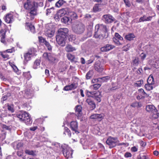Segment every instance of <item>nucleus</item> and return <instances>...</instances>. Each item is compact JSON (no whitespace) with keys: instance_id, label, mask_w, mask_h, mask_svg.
<instances>
[{"instance_id":"6","label":"nucleus","mask_w":159,"mask_h":159,"mask_svg":"<svg viewBox=\"0 0 159 159\" xmlns=\"http://www.w3.org/2000/svg\"><path fill=\"white\" fill-rule=\"evenodd\" d=\"M55 30L51 25L46 26L45 32L46 36L48 37L51 38L53 36Z\"/></svg>"},{"instance_id":"22","label":"nucleus","mask_w":159,"mask_h":159,"mask_svg":"<svg viewBox=\"0 0 159 159\" xmlns=\"http://www.w3.org/2000/svg\"><path fill=\"white\" fill-rule=\"evenodd\" d=\"M86 102L90 105L91 110H93L95 108V104L92 100L90 98H88L86 100Z\"/></svg>"},{"instance_id":"4","label":"nucleus","mask_w":159,"mask_h":159,"mask_svg":"<svg viewBox=\"0 0 159 159\" xmlns=\"http://www.w3.org/2000/svg\"><path fill=\"white\" fill-rule=\"evenodd\" d=\"M119 142L116 137H109L106 141V143L109 146L110 148L115 147Z\"/></svg>"},{"instance_id":"55","label":"nucleus","mask_w":159,"mask_h":159,"mask_svg":"<svg viewBox=\"0 0 159 159\" xmlns=\"http://www.w3.org/2000/svg\"><path fill=\"white\" fill-rule=\"evenodd\" d=\"M2 127L4 130H9L10 128L8 126H7L6 125L2 124Z\"/></svg>"},{"instance_id":"59","label":"nucleus","mask_w":159,"mask_h":159,"mask_svg":"<svg viewBox=\"0 0 159 159\" xmlns=\"http://www.w3.org/2000/svg\"><path fill=\"white\" fill-rule=\"evenodd\" d=\"M137 159H147L146 156L145 155L142 156L139 155L137 157Z\"/></svg>"},{"instance_id":"18","label":"nucleus","mask_w":159,"mask_h":159,"mask_svg":"<svg viewBox=\"0 0 159 159\" xmlns=\"http://www.w3.org/2000/svg\"><path fill=\"white\" fill-rule=\"evenodd\" d=\"M78 123L76 121H73L71 122L70 126L71 129L75 132V133L78 134L79 133L77 130L78 128Z\"/></svg>"},{"instance_id":"45","label":"nucleus","mask_w":159,"mask_h":159,"mask_svg":"<svg viewBox=\"0 0 159 159\" xmlns=\"http://www.w3.org/2000/svg\"><path fill=\"white\" fill-rule=\"evenodd\" d=\"M143 83V81L142 80L136 81L134 83V85L136 87H140Z\"/></svg>"},{"instance_id":"29","label":"nucleus","mask_w":159,"mask_h":159,"mask_svg":"<svg viewBox=\"0 0 159 159\" xmlns=\"http://www.w3.org/2000/svg\"><path fill=\"white\" fill-rule=\"evenodd\" d=\"M67 57L68 59L71 62L76 63L77 62V60L75 57V56L70 53H68L67 54Z\"/></svg>"},{"instance_id":"39","label":"nucleus","mask_w":159,"mask_h":159,"mask_svg":"<svg viewBox=\"0 0 159 159\" xmlns=\"http://www.w3.org/2000/svg\"><path fill=\"white\" fill-rule=\"evenodd\" d=\"M40 61L39 60H36L34 62L33 67L34 69H37L39 66Z\"/></svg>"},{"instance_id":"43","label":"nucleus","mask_w":159,"mask_h":159,"mask_svg":"<svg viewBox=\"0 0 159 159\" xmlns=\"http://www.w3.org/2000/svg\"><path fill=\"white\" fill-rule=\"evenodd\" d=\"M147 83L148 84H154V79L152 76L150 75L148 78Z\"/></svg>"},{"instance_id":"51","label":"nucleus","mask_w":159,"mask_h":159,"mask_svg":"<svg viewBox=\"0 0 159 159\" xmlns=\"http://www.w3.org/2000/svg\"><path fill=\"white\" fill-rule=\"evenodd\" d=\"M25 152L26 153L29 155H35L34 152L33 151L26 150H25Z\"/></svg>"},{"instance_id":"5","label":"nucleus","mask_w":159,"mask_h":159,"mask_svg":"<svg viewBox=\"0 0 159 159\" xmlns=\"http://www.w3.org/2000/svg\"><path fill=\"white\" fill-rule=\"evenodd\" d=\"M36 51L34 48L29 49L28 52L24 55L25 61L27 62L30 60L31 58L35 55Z\"/></svg>"},{"instance_id":"15","label":"nucleus","mask_w":159,"mask_h":159,"mask_svg":"<svg viewBox=\"0 0 159 159\" xmlns=\"http://www.w3.org/2000/svg\"><path fill=\"white\" fill-rule=\"evenodd\" d=\"M104 115L103 114H94L90 116V118L93 119H97L98 120L100 121L103 119Z\"/></svg>"},{"instance_id":"60","label":"nucleus","mask_w":159,"mask_h":159,"mask_svg":"<svg viewBox=\"0 0 159 159\" xmlns=\"http://www.w3.org/2000/svg\"><path fill=\"white\" fill-rule=\"evenodd\" d=\"M126 6L129 7L130 6V4L129 0H123Z\"/></svg>"},{"instance_id":"25","label":"nucleus","mask_w":159,"mask_h":159,"mask_svg":"<svg viewBox=\"0 0 159 159\" xmlns=\"http://www.w3.org/2000/svg\"><path fill=\"white\" fill-rule=\"evenodd\" d=\"M152 18V16H149L147 17L146 15H144L143 16L141 17L138 22H144L151 20Z\"/></svg>"},{"instance_id":"24","label":"nucleus","mask_w":159,"mask_h":159,"mask_svg":"<svg viewBox=\"0 0 159 159\" xmlns=\"http://www.w3.org/2000/svg\"><path fill=\"white\" fill-rule=\"evenodd\" d=\"M53 148L54 151L57 152H59L60 151L61 148L62 149L63 147H61L60 144L58 143H52Z\"/></svg>"},{"instance_id":"49","label":"nucleus","mask_w":159,"mask_h":159,"mask_svg":"<svg viewBox=\"0 0 159 159\" xmlns=\"http://www.w3.org/2000/svg\"><path fill=\"white\" fill-rule=\"evenodd\" d=\"M93 10L94 11L97 12L100 11L101 10L100 8H99V5L96 4L93 7Z\"/></svg>"},{"instance_id":"38","label":"nucleus","mask_w":159,"mask_h":159,"mask_svg":"<svg viewBox=\"0 0 159 159\" xmlns=\"http://www.w3.org/2000/svg\"><path fill=\"white\" fill-rule=\"evenodd\" d=\"M26 28L28 30L30 31L32 33H35V27L32 24L29 25L27 26Z\"/></svg>"},{"instance_id":"13","label":"nucleus","mask_w":159,"mask_h":159,"mask_svg":"<svg viewBox=\"0 0 159 159\" xmlns=\"http://www.w3.org/2000/svg\"><path fill=\"white\" fill-rule=\"evenodd\" d=\"M39 42L41 43L44 44L48 50L50 51L52 50V46L45 39L42 37H39Z\"/></svg>"},{"instance_id":"30","label":"nucleus","mask_w":159,"mask_h":159,"mask_svg":"<svg viewBox=\"0 0 159 159\" xmlns=\"http://www.w3.org/2000/svg\"><path fill=\"white\" fill-rule=\"evenodd\" d=\"M23 146V143L21 142H15L13 143V147L15 149H20Z\"/></svg>"},{"instance_id":"2","label":"nucleus","mask_w":159,"mask_h":159,"mask_svg":"<svg viewBox=\"0 0 159 159\" xmlns=\"http://www.w3.org/2000/svg\"><path fill=\"white\" fill-rule=\"evenodd\" d=\"M17 117L20 121H23L27 125L32 124L31 120L29 114L25 112H22L17 114Z\"/></svg>"},{"instance_id":"3","label":"nucleus","mask_w":159,"mask_h":159,"mask_svg":"<svg viewBox=\"0 0 159 159\" xmlns=\"http://www.w3.org/2000/svg\"><path fill=\"white\" fill-rule=\"evenodd\" d=\"M73 31L77 34H81L84 32L85 30L84 25L81 23L73 25L72 26Z\"/></svg>"},{"instance_id":"12","label":"nucleus","mask_w":159,"mask_h":159,"mask_svg":"<svg viewBox=\"0 0 159 159\" xmlns=\"http://www.w3.org/2000/svg\"><path fill=\"white\" fill-rule=\"evenodd\" d=\"M68 29L67 28H60L58 30V35L66 37L67 36Z\"/></svg>"},{"instance_id":"17","label":"nucleus","mask_w":159,"mask_h":159,"mask_svg":"<svg viewBox=\"0 0 159 159\" xmlns=\"http://www.w3.org/2000/svg\"><path fill=\"white\" fill-rule=\"evenodd\" d=\"M77 86V83H73L70 85L65 86L64 88L63 89L66 91L72 90L76 89Z\"/></svg>"},{"instance_id":"48","label":"nucleus","mask_w":159,"mask_h":159,"mask_svg":"<svg viewBox=\"0 0 159 159\" xmlns=\"http://www.w3.org/2000/svg\"><path fill=\"white\" fill-rule=\"evenodd\" d=\"M133 65L135 66H137L139 63V59L138 58H135L133 60Z\"/></svg>"},{"instance_id":"28","label":"nucleus","mask_w":159,"mask_h":159,"mask_svg":"<svg viewBox=\"0 0 159 159\" xmlns=\"http://www.w3.org/2000/svg\"><path fill=\"white\" fill-rule=\"evenodd\" d=\"M35 2H31L30 0H27V2L24 4V7L25 9H30L32 6V4Z\"/></svg>"},{"instance_id":"64","label":"nucleus","mask_w":159,"mask_h":159,"mask_svg":"<svg viewBox=\"0 0 159 159\" xmlns=\"http://www.w3.org/2000/svg\"><path fill=\"white\" fill-rule=\"evenodd\" d=\"M131 150L133 152H136L137 151L138 148L134 146L131 148Z\"/></svg>"},{"instance_id":"9","label":"nucleus","mask_w":159,"mask_h":159,"mask_svg":"<svg viewBox=\"0 0 159 159\" xmlns=\"http://www.w3.org/2000/svg\"><path fill=\"white\" fill-rule=\"evenodd\" d=\"M66 37H63L57 35L56 36V40L57 43L62 47H64L66 44Z\"/></svg>"},{"instance_id":"19","label":"nucleus","mask_w":159,"mask_h":159,"mask_svg":"<svg viewBox=\"0 0 159 159\" xmlns=\"http://www.w3.org/2000/svg\"><path fill=\"white\" fill-rule=\"evenodd\" d=\"M115 47V46L114 45L110 44H107L104 46L100 48V50L102 52H106L113 49Z\"/></svg>"},{"instance_id":"42","label":"nucleus","mask_w":159,"mask_h":159,"mask_svg":"<svg viewBox=\"0 0 159 159\" xmlns=\"http://www.w3.org/2000/svg\"><path fill=\"white\" fill-rule=\"evenodd\" d=\"M153 84H145V88L147 90L150 91L153 89Z\"/></svg>"},{"instance_id":"40","label":"nucleus","mask_w":159,"mask_h":159,"mask_svg":"<svg viewBox=\"0 0 159 159\" xmlns=\"http://www.w3.org/2000/svg\"><path fill=\"white\" fill-rule=\"evenodd\" d=\"M110 79V77L109 76H107L103 77L102 78H99L100 79V81L102 82H106L109 80Z\"/></svg>"},{"instance_id":"63","label":"nucleus","mask_w":159,"mask_h":159,"mask_svg":"<svg viewBox=\"0 0 159 159\" xmlns=\"http://www.w3.org/2000/svg\"><path fill=\"white\" fill-rule=\"evenodd\" d=\"M131 106L133 107H137L138 106H139V102H136L133 103L131 104Z\"/></svg>"},{"instance_id":"61","label":"nucleus","mask_w":159,"mask_h":159,"mask_svg":"<svg viewBox=\"0 0 159 159\" xmlns=\"http://www.w3.org/2000/svg\"><path fill=\"white\" fill-rule=\"evenodd\" d=\"M125 16L126 18H128L129 17H130V13L129 12H126L124 13L123 14Z\"/></svg>"},{"instance_id":"44","label":"nucleus","mask_w":159,"mask_h":159,"mask_svg":"<svg viewBox=\"0 0 159 159\" xmlns=\"http://www.w3.org/2000/svg\"><path fill=\"white\" fill-rule=\"evenodd\" d=\"M1 55L3 58L5 60L8 59L9 58V55L7 54L5 51L2 53L1 54Z\"/></svg>"},{"instance_id":"33","label":"nucleus","mask_w":159,"mask_h":159,"mask_svg":"<svg viewBox=\"0 0 159 159\" xmlns=\"http://www.w3.org/2000/svg\"><path fill=\"white\" fill-rule=\"evenodd\" d=\"M67 13L66 9H62L60 10L57 13V15L58 16L61 17L65 15Z\"/></svg>"},{"instance_id":"14","label":"nucleus","mask_w":159,"mask_h":159,"mask_svg":"<svg viewBox=\"0 0 159 159\" xmlns=\"http://www.w3.org/2000/svg\"><path fill=\"white\" fill-rule=\"evenodd\" d=\"M6 32V27H5L4 29H2L0 31V37H1V41L2 43L5 44L6 43V42L5 39Z\"/></svg>"},{"instance_id":"56","label":"nucleus","mask_w":159,"mask_h":159,"mask_svg":"<svg viewBox=\"0 0 159 159\" xmlns=\"http://www.w3.org/2000/svg\"><path fill=\"white\" fill-rule=\"evenodd\" d=\"M15 51V50L14 48H13L11 49H7L6 51H5V52H6L11 53L14 52Z\"/></svg>"},{"instance_id":"34","label":"nucleus","mask_w":159,"mask_h":159,"mask_svg":"<svg viewBox=\"0 0 159 159\" xmlns=\"http://www.w3.org/2000/svg\"><path fill=\"white\" fill-rule=\"evenodd\" d=\"M135 37V36L133 34L130 33L126 35L125 38L127 40L130 41L133 40Z\"/></svg>"},{"instance_id":"23","label":"nucleus","mask_w":159,"mask_h":159,"mask_svg":"<svg viewBox=\"0 0 159 159\" xmlns=\"http://www.w3.org/2000/svg\"><path fill=\"white\" fill-rule=\"evenodd\" d=\"M101 93L99 91L95 92L93 97L98 102H101Z\"/></svg>"},{"instance_id":"1","label":"nucleus","mask_w":159,"mask_h":159,"mask_svg":"<svg viewBox=\"0 0 159 159\" xmlns=\"http://www.w3.org/2000/svg\"><path fill=\"white\" fill-rule=\"evenodd\" d=\"M95 32L94 37L96 38L102 39L107 37L106 26L103 24L97 25L95 26Z\"/></svg>"},{"instance_id":"11","label":"nucleus","mask_w":159,"mask_h":159,"mask_svg":"<svg viewBox=\"0 0 159 159\" xmlns=\"http://www.w3.org/2000/svg\"><path fill=\"white\" fill-rule=\"evenodd\" d=\"M38 8V3L36 2L32 4V6L30 9V14L31 16H34L37 14V9Z\"/></svg>"},{"instance_id":"37","label":"nucleus","mask_w":159,"mask_h":159,"mask_svg":"<svg viewBox=\"0 0 159 159\" xmlns=\"http://www.w3.org/2000/svg\"><path fill=\"white\" fill-rule=\"evenodd\" d=\"M101 86V85L100 84H96L91 85L90 87V88L92 89L96 90L98 89Z\"/></svg>"},{"instance_id":"47","label":"nucleus","mask_w":159,"mask_h":159,"mask_svg":"<svg viewBox=\"0 0 159 159\" xmlns=\"http://www.w3.org/2000/svg\"><path fill=\"white\" fill-rule=\"evenodd\" d=\"M23 150H21L19 151H18L17 152V155L20 157H21L23 159H25V156L23 155Z\"/></svg>"},{"instance_id":"54","label":"nucleus","mask_w":159,"mask_h":159,"mask_svg":"<svg viewBox=\"0 0 159 159\" xmlns=\"http://www.w3.org/2000/svg\"><path fill=\"white\" fill-rule=\"evenodd\" d=\"M130 47V44H127L126 46H124L123 48V50L125 51H127L129 50V48Z\"/></svg>"},{"instance_id":"10","label":"nucleus","mask_w":159,"mask_h":159,"mask_svg":"<svg viewBox=\"0 0 159 159\" xmlns=\"http://www.w3.org/2000/svg\"><path fill=\"white\" fill-rule=\"evenodd\" d=\"M102 19L106 23H110L114 20V18L110 14L104 15L102 17Z\"/></svg>"},{"instance_id":"58","label":"nucleus","mask_w":159,"mask_h":159,"mask_svg":"<svg viewBox=\"0 0 159 159\" xmlns=\"http://www.w3.org/2000/svg\"><path fill=\"white\" fill-rule=\"evenodd\" d=\"M113 40L114 42L118 45H121V43L120 42L119 40L116 39L115 38H113Z\"/></svg>"},{"instance_id":"27","label":"nucleus","mask_w":159,"mask_h":159,"mask_svg":"<svg viewBox=\"0 0 159 159\" xmlns=\"http://www.w3.org/2000/svg\"><path fill=\"white\" fill-rule=\"evenodd\" d=\"M76 50L75 47L69 44H67L65 48V50L67 52H72L75 51Z\"/></svg>"},{"instance_id":"41","label":"nucleus","mask_w":159,"mask_h":159,"mask_svg":"<svg viewBox=\"0 0 159 159\" xmlns=\"http://www.w3.org/2000/svg\"><path fill=\"white\" fill-rule=\"evenodd\" d=\"M64 130V131L63 132V134L66 135V133L69 137H70L71 136V133L69 129L67 127H65Z\"/></svg>"},{"instance_id":"57","label":"nucleus","mask_w":159,"mask_h":159,"mask_svg":"<svg viewBox=\"0 0 159 159\" xmlns=\"http://www.w3.org/2000/svg\"><path fill=\"white\" fill-rule=\"evenodd\" d=\"M124 156L126 158L130 157L132 156V154L130 152H126L125 153Z\"/></svg>"},{"instance_id":"16","label":"nucleus","mask_w":159,"mask_h":159,"mask_svg":"<svg viewBox=\"0 0 159 159\" xmlns=\"http://www.w3.org/2000/svg\"><path fill=\"white\" fill-rule=\"evenodd\" d=\"M94 68L96 70L99 72H102L104 69V67L99 61H98L95 62Z\"/></svg>"},{"instance_id":"20","label":"nucleus","mask_w":159,"mask_h":159,"mask_svg":"<svg viewBox=\"0 0 159 159\" xmlns=\"http://www.w3.org/2000/svg\"><path fill=\"white\" fill-rule=\"evenodd\" d=\"M5 21L7 23H11L14 21L13 16L12 14H8L4 17Z\"/></svg>"},{"instance_id":"32","label":"nucleus","mask_w":159,"mask_h":159,"mask_svg":"<svg viewBox=\"0 0 159 159\" xmlns=\"http://www.w3.org/2000/svg\"><path fill=\"white\" fill-rule=\"evenodd\" d=\"M150 64L153 67L156 68H158L159 67V59H155L152 62H151Z\"/></svg>"},{"instance_id":"26","label":"nucleus","mask_w":159,"mask_h":159,"mask_svg":"<svg viewBox=\"0 0 159 159\" xmlns=\"http://www.w3.org/2000/svg\"><path fill=\"white\" fill-rule=\"evenodd\" d=\"M62 22L67 25H69L71 23V20L69 17L64 16L61 20Z\"/></svg>"},{"instance_id":"50","label":"nucleus","mask_w":159,"mask_h":159,"mask_svg":"<svg viewBox=\"0 0 159 159\" xmlns=\"http://www.w3.org/2000/svg\"><path fill=\"white\" fill-rule=\"evenodd\" d=\"M54 10V8L53 7H52L50 8L47 9L46 15H48L49 14L51 13L52 11H53Z\"/></svg>"},{"instance_id":"46","label":"nucleus","mask_w":159,"mask_h":159,"mask_svg":"<svg viewBox=\"0 0 159 159\" xmlns=\"http://www.w3.org/2000/svg\"><path fill=\"white\" fill-rule=\"evenodd\" d=\"M7 107L8 110L10 111L11 112L13 113L14 112V109L13 105H9L8 104Z\"/></svg>"},{"instance_id":"7","label":"nucleus","mask_w":159,"mask_h":159,"mask_svg":"<svg viewBox=\"0 0 159 159\" xmlns=\"http://www.w3.org/2000/svg\"><path fill=\"white\" fill-rule=\"evenodd\" d=\"M62 151L64 156L67 159L72 157L73 152L71 148H62Z\"/></svg>"},{"instance_id":"36","label":"nucleus","mask_w":159,"mask_h":159,"mask_svg":"<svg viewBox=\"0 0 159 159\" xmlns=\"http://www.w3.org/2000/svg\"><path fill=\"white\" fill-rule=\"evenodd\" d=\"M66 3V2L63 0H59L55 4V7H60L64 3Z\"/></svg>"},{"instance_id":"53","label":"nucleus","mask_w":159,"mask_h":159,"mask_svg":"<svg viewBox=\"0 0 159 159\" xmlns=\"http://www.w3.org/2000/svg\"><path fill=\"white\" fill-rule=\"evenodd\" d=\"M115 36L117 39L120 40H122L123 39L122 37L118 33H116L115 34Z\"/></svg>"},{"instance_id":"52","label":"nucleus","mask_w":159,"mask_h":159,"mask_svg":"<svg viewBox=\"0 0 159 159\" xmlns=\"http://www.w3.org/2000/svg\"><path fill=\"white\" fill-rule=\"evenodd\" d=\"M76 38L75 35L73 34L70 35L69 37V39L70 41H71L75 40L76 39Z\"/></svg>"},{"instance_id":"31","label":"nucleus","mask_w":159,"mask_h":159,"mask_svg":"<svg viewBox=\"0 0 159 159\" xmlns=\"http://www.w3.org/2000/svg\"><path fill=\"white\" fill-rule=\"evenodd\" d=\"M82 107L80 105H78L75 107V112L78 116H80L82 114Z\"/></svg>"},{"instance_id":"62","label":"nucleus","mask_w":159,"mask_h":159,"mask_svg":"<svg viewBox=\"0 0 159 159\" xmlns=\"http://www.w3.org/2000/svg\"><path fill=\"white\" fill-rule=\"evenodd\" d=\"M92 75V74L90 73V72L89 71L88 72L87 74L86 75V78L87 79H89L91 77Z\"/></svg>"},{"instance_id":"21","label":"nucleus","mask_w":159,"mask_h":159,"mask_svg":"<svg viewBox=\"0 0 159 159\" xmlns=\"http://www.w3.org/2000/svg\"><path fill=\"white\" fill-rule=\"evenodd\" d=\"M146 111L149 112H154L156 111L155 107L152 105H147L146 107Z\"/></svg>"},{"instance_id":"8","label":"nucleus","mask_w":159,"mask_h":159,"mask_svg":"<svg viewBox=\"0 0 159 159\" xmlns=\"http://www.w3.org/2000/svg\"><path fill=\"white\" fill-rule=\"evenodd\" d=\"M43 56L50 62H53L56 60L55 55L52 53L45 52L43 54Z\"/></svg>"},{"instance_id":"35","label":"nucleus","mask_w":159,"mask_h":159,"mask_svg":"<svg viewBox=\"0 0 159 159\" xmlns=\"http://www.w3.org/2000/svg\"><path fill=\"white\" fill-rule=\"evenodd\" d=\"M139 95L138 96L140 98H144L146 95V93L144 92V90L142 89H139Z\"/></svg>"}]
</instances>
